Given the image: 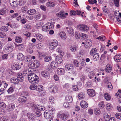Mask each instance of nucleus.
<instances>
[{"instance_id": "63", "label": "nucleus", "mask_w": 121, "mask_h": 121, "mask_svg": "<svg viewBox=\"0 0 121 121\" xmlns=\"http://www.w3.org/2000/svg\"><path fill=\"white\" fill-rule=\"evenodd\" d=\"M78 97L79 99H82L83 98V95L82 93H79L78 95Z\"/></svg>"}, {"instance_id": "19", "label": "nucleus", "mask_w": 121, "mask_h": 121, "mask_svg": "<svg viewBox=\"0 0 121 121\" xmlns=\"http://www.w3.org/2000/svg\"><path fill=\"white\" fill-rule=\"evenodd\" d=\"M15 108V104H10L8 106L7 110L9 111H12Z\"/></svg>"}, {"instance_id": "43", "label": "nucleus", "mask_w": 121, "mask_h": 121, "mask_svg": "<svg viewBox=\"0 0 121 121\" xmlns=\"http://www.w3.org/2000/svg\"><path fill=\"white\" fill-rule=\"evenodd\" d=\"M22 40V38L18 36H16L15 39V41L17 43H19L21 42Z\"/></svg>"}, {"instance_id": "23", "label": "nucleus", "mask_w": 121, "mask_h": 121, "mask_svg": "<svg viewBox=\"0 0 121 121\" xmlns=\"http://www.w3.org/2000/svg\"><path fill=\"white\" fill-rule=\"evenodd\" d=\"M17 0H11L10 1V4L12 6L15 7L17 6Z\"/></svg>"}, {"instance_id": "61", "label": "nucleus", "mask_w": 121, "mask_h": 121, "mask_svg": "<svg viewBox=\"0 0 121 121\" xmlns=\"http://www.w3.org/2000/svg\"><path fill=\"white\" fill-rule=\"evenodd\" d=\"M47 26H48V29H52L53 28L54 26L53 24L50 23L48 22V24Z\"/></svg>"}, {"instance_id": "9", "label": "nucleus", "mask_w": 121, "mask_h": 121, "mask_svg": "<svg viewBox=\"0 0 121 121\" xmlns=\"http://www.w3.org/2000/svg\"><path fill=\"white\" fill-rule=\"evenodd\" d=\"M65 68L66 70H69L71 69V70L72 72L74 73H75V72H74L73 69L74 68V66H73L72 64H67L65 66Z\"/></svg>"}, {"instance_id": "3", "label": "nucleus", "mask_w": 121, "mask_h": 121, "mask_svg": "<svg viewBox=\"0 0 121 121\" xmlns=\"http://www.w3.org/2000/svg\"><path fill=\"white\" fill-rule=\"evenodd\" d=\"M77 28L81 31H86L87 32L88 31L89 27L86 25L84 24H80L77 26Z\"/></svg>"}, {"instance_id": "25", "label": "nucleus", "mask_w": 121, "mask_h": 121, "mask_svg": "<svg viewBox=\"0 0 121 121\" xmlns=\"http://www.w3.org/2000/svg\"><path fill=\"white\" fill-rule=\"evenodd\" d=\"M17 78L18 79L19 82V81L22 82L23 81V77L22 73H18L17 76Z\"/></svg>"}, {"instance_id": "21", "label": "nucleus", "mask_w": 121, "mask_h": 121, "mask_svg": "<svg viewBox=\"0 0 121 121\" xmlns=\"http://www.w3.org/2000/svg\"><path fill=\"white\" fill-rule=\"evenodd\" d=\"M57 73L58 74L63 75L64 74L65 70L62 68H58L57 71Z\"/></svg>"}, {"instance_id": "47", "label": "nucleus", "mask_w": 121, "mask_h": 121, "mask_svg": "<svg viewBox=\"0 0 121 121\" xmlns=\"http://www.w3.org/2000/svg\"><path fill=\"white\" fill-rule=\"evenodd\" d=\"M105 37L103 36H101L96 38V39L99 40L103 41L105 39Z\"/></svg>"}, {"instance_id": "45", "label": "nucleus", "mask_w": 121, "mask_h": 121, "mask_svg": "<svg viewBox=\"0 0 121 121\" xmlns=\"http://www.w3.org/2000/svg\"><path fill=\"white\" fill-rule=\"evenodd\" d=\"M95 114L96 115H98L101 113V112L99 108H96L94 111Z\"/></svg>"}, {"instance_id": "49", "label": "nucleus", "mask_w": 121, "mask_h": 121, "mask_svg": "<svg viewBox=\"0 0 121 121\" xmlns=\"http://www.w3.org/2000/svg\"><path fill=\"white\" fill-rule=\"evenodd\" d=\"M37 86L36 85H32L30 86V88L31 90H34L37 88Z\"/></svg>"}, {"instance_id": "26", "label": "nucleus", "mask_w": 121, "mask_h": 121, "mask_svg": "<svg viewBox=\"0 0 121 121\" xmlns=\"http://www.w3.org/2000/svg\"><path fill=\"white\" fill-rule=\"evenodd\" d=\"M58 64L57 63L54 61H53L51 63V66L53 69L56 68L58 67Z\"/></svg>"}, {"instance_id": "59", "label": "nucleus", "mask_w": 121, "mask_h": 121, "mask_svg": "<svg viewBox=\"0 0 121 121\" xmlns=\"http://www.w3.org/2000/svg\"><path fill=\"white\" fill-rule=\"evenodd\" d=\"M6 105L5 104L3 103H0V108H6Z\"/></svg>"}, {"instance_id": "38", "label": "nucleus", "mask_w": 121, "mask_h": 121, "mask_svg": "<svg viewBox=\"0 0 121 121\" xmlns=\"http://www.w3.org/2000/svg\"><path fill=\"white\" fill-rule=\"evenodd\" d=\"M104 96L105 98L107 101L110 100L111 99V97L109 94L107 93L104 94Z\"/></svg>"}, {"instance_id": "52", "label": "nucleus", "mask_w": 121, "mask_h": 121, "mask_svg": "<svg viewBox=\"0 0 121 121\" xmlns=\"http://www.w3.org/2000/svg\"><path fill=\"white\" fill-rule=\"evenodd\" d=\"M36 37L38 40L41 39L42 38V35L39 34H36Z\"/></svg>"}, {"instance_id": "57", "label": "nucleus", "mask_w": 121, "mask_h": 121, "mask_svg": "<svg viewBox=\"0 0 121 121\" xmlns=\"http://www.w3.org/2000/svg\"><path fill=\"white\" fill-rule=\"evenodd\" d=\"M76 12L74 10H71L70 12V15L71 16H75Z\"/></svg>"}, {"instance_id": "31", "label": "nucleus", "mask_w": 121, "mask_h": 121, "mask_svg": "<svg viewBox=\"0 0 121 121\" xmlns=\"http://www.w3.org/2000/svg\"><path fill=\"white\" fill-rule=\"evenodd\" d=\"M36 13V10L33 9H31L27 11L28 13L30 15H33L35 14Z\"/></svg>"}, {"instance_id": "11", "label": "nucleus", "mask_w": 121, "mask_h": 121, "mask_svg": "<svg viewBox=\"0 0 121 121\" xmlns=\"http://www.w3.org/2000/svg\"><path fill=\"white\" fill-rule=\"evenodd\" d=\"M49 90L50 91L55 93L57 92L58 88L57 87L52 85L50 86L49 88Z\"/></svg>"}, {"instance_id": "39", "label": "nucleus", "mask_w": 121, "mask_h": 121, "mask_svg": "<svg viewBox=\"0 0 121 121\" xmlns=\"http://www.w3.org/2000/svg\"><path fill=\"white\" fill-rule=\"evenodd\" d=\"M106 109L108 110H110L112 108V106L109 103H108L106 105Z\"/></svg>"}, {"instance_id": "22", "label": "nucleus", "mask_w": 121, "mask_h": 121, "mask_svg": "<svg viewBox=\"0 0 121 121\" xmlns=\"http://www.w3.org/2000/svg\"><path fill=\"white\" fill-rule=\"evenodd\" d=\"M21 68V66L19 64H13L12 66V69L16 70L20 69Z\"/></svg>"}, {"instance_id": "35", "label": "nucleus", "mask_w": 121, "mask_h": 121, "mask_svg": "<svg viewBox=\"0 0 121 121\" xmlns=\"http://www.w3.org/2000/svg\"><path fill=\"white\" fill-rule=\"evenodd\" d=\"M104 102L103 101L100 102L98 105V107L100 109L103 108L104 107Z\"/></svg>"}, {"instance_id": "55", "label": "nucleus", "mask_w": 121, "mask_h": 121, "mask_svg": "<svg viewBox=\"0 0 121 121\" xmlns=\"http://www.w3.org/2000/svg\"><path fill=\"white\" fill-rule=\"evenodd\" d=\"M63 105L66 108H69L70 107L69 104L67 102L64 103L63 104Z\"/></svg>"}, {"instance_id": "15", "label": "nucleus", "mask_w": 121, "mask_h": 121, "mask_svg": "<svg viewBox=\"0 0 121 121\" xmlns=\"http://www.w3.org/2000/svg\"><path fill=\"white\" fill-rule=\"evenodd\" d=\"M110 114L109 113L104 112L103 115V118L105 121H108L110 118Z\"/></svg>"}, {"instance_id": "60", "label": "nucleus", "mask_w": 121, "mask_h": 121, "mask_svg": "<svg viewBox=\"0 0 121 121\" xmlns=\"http://www.w3.org/2000/svg\"><path fill=\"white\" fill-rule=\"evenodd\" d=\"M43 25V23L42 22H40L38 23L36 26V28L39 29Z\"/></svg>"}, {"instance_id": "58", "label": "nucleus", "mask_w": 121, "mask_h": 121, "mask_svg": "<svg viewBox=\"0 0 121 121\" xmlns=\"http://www.w3.org/2000/svg\"><path fill=\"white\" fill-rule=\"evenodd\" d=\"M6 34L0 30V37L3 38L5 37Z\"/></svg>"}, {"instance_id": "14", "label": "nucleus", "mask_w": 121, "mask_h": 121, "mask_svg": "<svg viewBox=\"0 0 121 121\" xmlns=\"http://www.w3.org/2000/svg\"><path fill=\"white\" fill-rule=\"evenodd\" d=\"M80 105L82 108H87L88 106L87 102L83 100L81 101Z\"/></svg>"}, {"instance_id": "62", "label": "nucleus", "mask_w": 121, "mask_h": 121, "mask_svg": "<svg viewBox=\"0 0 121 121\" xmlns=\"http://www.w3.org/2000/svg\"><path fill=\"white\" fill-rule=\"evenodd\" d=\"M27 20L24 18H22L20 21L23 24L25 23L26 22Z\"/></svg>"}, {"instance_id": "24", "label": "nucleus", "mask_w": 121, "mask_h": 121, "mask_svg": "<svg viewBox=\"0 0 121 121\" xmlns=\"http://www.w3.org/2000/svg\"><path fill=\"white\" fill-rule=\"evenodd\" d=\"M97 52V49L95 48H93L91 50L90 54L91 56H93Z\"/></svg>"}, {"instance_id": "6", "label": "nucleus", "mask_w": 121, "mask_h": 121, "mask_svg": "<svg viewBox=\"0 0 121 121\" xmlns=\"http://www.w3.org/2000/svg\"><path fill=\"white\" fill-rule=\"evenodd\" d=\"M58 45V41L56 39L53 40L52 42L49 47V48L51 50H53Z\"/></svg>"}, {"instance_id": "44", "label": "nucleus", "mask_w": 121, "mask_h": 121, "mask_svg": "<svg viewBox=\"0 0 121 121\" xmlns=\"http://www.w3.org/2000/svg\"><path fill=\"white\" fill-rule=\"evenodd\" d=\"M42 30L45 31H47L48 30V27L46 25H45L42 27Z\"/></svg>"}, {"instance_id": "13", "label": "nucleus", "mask_w": 121, "mask_h": 121, "mask_svg": "<svg viewBox=\"0 0 121 121\" xmlns=\"http://www.w3.org/2000/svg\"><path fill=\"white\" fill-rule=\"evenodd\" d=\"M27 101L26 97L24 96L20 97L18 99V101L20 104H23L26 102Z\"/></svg>"}, {"instance_id": "46", "label": "nucleus", "mask_w": 121, "mask_h": 121, "mask_svg": "<svg viewBox=\"0 0 121 121\" xmlns=\"http://www.w3.org/2000/svg\"><path fill=\"white\" fill-rule=\"evenodd\" d=\"M37 110H35L36 112L35 113V116L37 117H40L41 115V113L39 111Z\"/></svg>"}, {"instance_id": "50", "label": "nucleus", "mask_w": 121, "mask_h": 121, "mask_svg": "<svg viewBox=\"0 0 121 121\" xmlns=\"http://www.w3.org/2000/svg\"><path fill=\"white\" fill-rule=\"evenodd\" d=\"M115 115L117 118L121 120V113H117Z\"/></svg>"}, {"instance_id": "27", "label": "nucleus", "mask_w": 121, "mask_h": 121, "mask_svg": "<svg viewBox=\"0 0 121 121\" xmlns=\"http://www.w3.org/2000/svg\"><path fill=\"white\" fill-rule=\"evenodd\" d=\"M11 82L13 83L17 84L19 83V81L17 78H13L10 80Z\"/></svg>"}, {"instance_id": "40", "label": "nucleus", "mask_w": 121, "mask_h": 121, "mask_svg": "<svg viewBox=\"0 0 121 121\" xmlns=\"http://www.w3.org/2000/svg\"><path fill=\"white\" fill-rule=\"evenodd\" d=\"M8 27L7 26H2L0 30L3 32H6L8 30Z\"/></svg>"}, {"instance_id": "18", "label": "nucleus", "mask_w": 121, "mask_h": 121, "mask_svg": "<svg viewBox=\"0 0 121 121\" xmlns=\"http://www.w3.org/2000/svg\"><path fill=\"white\" fill-rule=\"evenodd\" d=\"M112 67L110 64H108L106 65L105 68V71L108 73L110 72L112 70Z\"/></svg>"}, {"instance_id": "56", "label": "nucleus", "mask_w": 121, "mask_h": 121, "mask_svg": "<svg viewBox=\"0 0 121 121\" xmlns=\"http://www.w3.org/2000/svg\"><path fill=\"white\" fill-rule=\"evenodd\" d=\"M14 91L13 88V87L9 88L7 91V92L9 93H12Z\"/></svg>"}, {"instance_id": "37", "label": "nucleus", "mask_w": 121, "mask_h": 121, "mask_svg": "<svg viewBox=\"0 0 121 121\" xmlns=\"http://www.w3.org/2000/svg\"><path fill=\"white\" fill-rule=\"evenodd\" d=\"M56 15L59 17H65L64 15V13L62 11H61L59 13H57Z\"/></svg>"}, {"instance_id": "53", "label": "nucleus", "mask_w": 121, "mask_h": 121, "mask_svg": "<svg viewBox=\"0 0 121 121\" xmlns=\"http://www.w3.org/2000/svg\"><path fill=\"white\" fill-rule=\"evenodd\" d=\"M31 56H28L27 57H26V60L25 61L29 62L31 60Z\"/></svg>"}, {"instance_id": "30", "label": "nucleus", "mask_w": 121, "mask_h": 121, "mask_svg": "<svg viewBox=\"0 0 121 121\" xmlns=\"http://www.w3.org/2000/svg\"><path fill=\"white\" fill-rule=\"evenodd\" d=\"M54 3L52 1H49L46 3V6L48 7H53L55 6Z\"/></svg>"}, {"instance_id": "36", "label": "nucleus", "mask_w": 121, "mask_h": 121, "mask_svg": "<svg viewBox=\"0 0 121 121\" xmlns=\"http://www.w3.org/2000/svg\"><path fill=\"white\" fill-rule=\"evenodd\" d=\"M66 101L68 103H71L73 99L71 96H69L66 97Z\"/></svg>"}, {"instance_id": "51", "label": "nucleus", "mask_w": 121, "mask_h": 121, "mask_svg": "<svg viewBox=\"0 0 121 121\" xmlns=\"http://www.w3.org/2000/svg\"><path fill=\"white\" fill-rule=\"evenodd\" d=\"M120 0H114V2L116 6L118 7L119 6V2Z\"/></svg>"}, {"instance_id": "8", "label": "nucleus", "mask_w": 121, "mask_h": 121, "mask_svg": "<svg viewBox=\"0 0 121 121\" xmlns=\"http://www.w3.org/2000/svg\"><path fill=\"white\" fill-rule=\"evenodd\" d=\"M87 92L88 95L90 97H93L95 95V91L93 89H88Z\"/></svg>"}, {"instance_id": "48", "label": "nucleus", "mask_w": 121, "mask_h": 121, "mask_svg": "<svg viewBox=\"0 0 121 121\" xmlns=\"http://www.w3.org/2000/svg\"><path fill=\"white\" fill-rule=\"evenodd\" d=\"M34 64L35 67L36 68L39 67L40 65L39 62L38 61L35 60L34 61Z\"/></svg>"}, {"instance_id": "7", "label": "nucleus", "mask_w": 121, "mask_h": 121, "mask_svg": "<svg viewBox=\"0 0 121 121\" xmlns=\"http://www.w3.org/2000/svg\"><path fill=\"white\" fill-rule=\"evenodd\" d=\"M92 45V42L90 39H88L86 40L85 44L84 45L86 48H89L91 47Z\"/></svg>"}, {"instance_id": "1", "label": "nucleus", "mask_w": 121, "mask_h": 121, "mask_svg": "<svg viewBox=\"0 0 121 121\" xmlns=\"http://www.w3.org/2000/svg\"><path fill=\"white\" fill-rule=\"evenodd\" d=\"M28 78L30 82L32 83H38L39 82L38 77L34 73H29Z\"/></svg>"}, {"instance_id": "10", "label": "nucleus", "mask_w": 121, "mask_h": 121, "mask_svg": "<svg viewBox=\"0 0 121 121\" xmlns=\"http://www.w3.org/2000/svg\"><path fill=\"white\" fill-rule=\"evenodd\" d=\"M42 76L46 78H48L49 77L50 74L47 71H44L41 72Z\"/></svg>"}, {"instance_id": "29", "label": "nucleus", "mask_w": 121, "mask_h": 121, "mask_svg": "<svg viewBox=\"0 0 121 121\" xmlns=\"http://www.w3.org/2000/svg\"><path fill=\"white\" fill-rule=\"evenodd\" d=\"M59 35L61 38L63 39H65L66 38V34L64 32H60Z\"/></svg>"}, {"instance_id": "32", "label": "nucleus", "mask_w": 121, "mask_h": 121, "mask_svg": "<svg viewBox=\"0 0 121 121\" xmlns=\"http://www.w3.org/2000/svg\"><path fill=\"white\" fill-rule=\"evenodd\" d=\"M27 116L29 119L30 120H34L35 116H34V114L31 113H29L27 115Z\"/></svg>"}, {"instance_id": "16", "label": "nucleus", "mask_w": 121, "mask_h": 121, "mask_svg": "<svg viewBox=\"0 0 121 121\" xmlns=\"http://www.w3.org/2000/svg\"><path fill=\"white\" fill-rule=\"evenodd\" d=\"M66 29L67 30V31L68 33L70 35L73 36L74 35V32L73 30L71 28H69L68 27H66Z\"/></svg>"}, {"instance_id": "4", "label": "nucleus", "mask_w": 121, "mask_h": 121, "mask_svg": "<svg viewBox=\"0 0 121 121\" xmlns=\"http://www.w3.org/2000/svg\"><path fill=\"white\" fill-rule=\"evenodd\" d=\"M31 108L34 110H38L43 111L44 110V108L42 106H40L37 107L34 105L33 103H31L30 104Z\"/></svg>"}, {"instance_id": "28", "label": "nucleus", "mask_w": 121, "mask_h": 121, "mask_svg": "<svg viewBox=\"0 0 121 121\" xmlns=\"http://www.w3.org/2000/svg\"><path fill=\"white\" fill-rule=\"evenodd\" d=\"M99 54L98 53H96L94 54L93 57V60L95 61H97L99 59Z\"/></svg>"}, {"instance_id": "2", "label": "nucleus", "mask_w": 121, "mask_h": 121, "mask_svg": "<svg viewBox=\"0 0 121 121\" xmlns=\"http://www.w3.org/2000/svg\"><path fill=\"white\" fill-rule=\"evenodd\" d=\"M53 108H52L51 110H46L44 112V116L46 118L52 119L53 115L52 112L54 110Z\"/></svg>"}, {"instance_id": "12", "label": "nucleus", "mask_w": 121, "mask_h": 121, "mask_svg": "<svg viewBox=\"0 0 121 121\" xmlns=\"http://www.w3.org/2000/svg\"><path fill=\"white\" fill-rule=\"evenodd\" d=\"M17 58L21 61H25L26 60L25 57L21 53H19L17 56Z\"/></svg>"}, {"instance_id": "64", "label": "nucleus", "mask_w": 121, "mask_h": 121, "mask_svg": "<svg viewBox=\"0 0 121 121\" xmlns=\"http://www.w3.org/2000/svg\"><path fill=\"white\" fill-rule=\"evenodd\" d=\"M8 119L6 117H0V121H7Z\"/></svg>"}, {"instance_id": "20", "label": "nucleus", "mask_w": 121, "mask_h": 121, "mask_svg": "<svg viewBox=\"0 0 121 121\" xmlns=\"http://www.w3.org/2000/svg\"><path fill=\"white\" fill-rule=\"evenodd\" d=\"M56 62L58 64H60L62 62L63 58L62 57L56 56Z\"/></svg>"}, {"instance_id": "17", "label": "nucleus", "mask_w": 121, "mask_h": 121, "mask_svg": "<svg viewBox=\"0 0 121 121\" xmlns=\"http://www.w3.org/2000/svg\"><path fill=\"white\" fill-rule=\"evenodd\" d=\"M114 60L117 62L121 61V55H116L114 57Z\"/></svg>"}, {"instance_id": "5", "label": "nucleus", "mask_w": 121, "mask_h": 121, "mask_svg": "<svg viewBox=\"0 0 121 121\" xmlns=\"http://www.w3.org/2000/svg\"><path fill=\"white\" fill-rule=\"evenodd\" d=\"M69 114H65L62 112H60L58 114V116L64 121L67 119L69 117Z\"/></svg>"}, {"instance_id": "41", "label": "nucleus", "mask_w": 121, "mask_h": 121, "mask_svg": "<svg viewBox=\"0 0 121 121\" xmlns=\"http://www.w3.org/2000/svg\"><path fill=\"white\" fill-rule=\"evenodd\" d=\"M37 94L39 96H43L46 94V93L44 91H37Z\"/></svg>"}, {"instance_id": "54", "label": "nucleus", "mask_w": 121, "mask_h": 121, "mask_svg": "<svg viewBox=\"0 0 121 121\" xmlns=\"http://www.w3.org/2000/svg\"><path fill=\"white\" fill-rule=\"evenodd\" d=\"M54 98L52 96H51L49 98V102L51 104H53L54 102Z\"/></svg>"}, {"instance_id": "33", "label": "nucleus", "mask_w": 121, "mask_h": 121, "mask_svg": "<svg viewBox=\"0 0 121 121\" xmlns=\"http://www.w3.org/2000/svg\"><path fill=\"white\" fill-rule=\"evenodd\" d=\"M95 76V73L93 71H91L89 73L88 77L90 79H92Z\"/></svg>"}, {"instance_id": "34", "label": "nucleus", "mask_w": 121, "mask_h": 121, "mask_svg": "<svg viewBox=\"0 0 121 121\" xmlns=\"http://www.w3.org/2000/svg\"><path fill=\"white\" fill-rule=\"evenodd\" d=\"M51 58L50 56H47L44 57V60L45 62H48L51 60Z\"/></svg>"}, {"instance_id": "42", "label": "nucleus", "mask_w": 121, "mask_h": 121, "mask_svg": "<svg viewBox=\"0 0 121 121\" xmlns=\"http://www.w3.org/2000/svg\"><path fill=\"white\" fill-rule=\"evenodd\" d=\"M36 90L37 91H43V87L42 86H37Z\"/></svg>"}]
</instances>
